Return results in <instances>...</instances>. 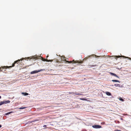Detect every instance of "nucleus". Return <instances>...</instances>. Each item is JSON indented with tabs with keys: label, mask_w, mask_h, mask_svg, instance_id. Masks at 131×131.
I'll return each instance as SVG.
<instances>
[{
	"label": "nucleus",
	"mask_w": 131,
	"mask_h": 131,
	"mask_svg": "<svg viewBox=\"0 0 131 131\" xmlns=\"http://www.w3.org/2000/svg\"><path fill=\"white\" fill-rule=\"evenodd\" d=\"M24 59L23 58H22L21 59H18L17 60L15 61H14V63H13L12 65V66H4L3 67H2L3 68L7 69V68H12V67H14L15 66V64L16 63L18 64L19 63H20V61H22L23 59Z\"/></svg>",
	"instance_id": "f257e3e1"
},
{
	"label": "nucleus",
	"mask_w": 131,
	"mask_h": 131,
	"mask_svg": "<svg viewBox=\"0 0 131 131\" xmlns=\"http://www.w3.org/2000/svg\"><path fill=\"white\" fill-rule=\"evenodd\" d=\"M72 62H73L74 63H82L83 62V61H74V60H73L72 61H67L66 60H65V62H67L69 63H71Z\"/></svg>",
	"instance_id": "f03ea898"
},
{
	"label": "nucleus",
	"mask_w": 131,
	"mask_h": 131,
	"mask_svg": "<svg viewBox=\"0 0 131 131\" xmlns=\"http://www.w3.org/2000/svg\"><path fill=\"white\" fill-rule=\"evenodd\" d=\"M45 70L44 69H41L40 70H35V71H34L31 72H30V74H32L37 73L38 72H40L42 71H43V70Z\"/></svg>",
	"instance_id": "7ed1b4c3"
},
{
	"label": "nucleus",
	"mask_w": 131,
	"mask_h": 131,
	"mask_svg": "<svg viewBox=\"0 0 131 131\" xmlns=\"http://www.w3.org/2000/svg\"><path fill=\"white\" fill-rule=\"evenodd\" d=\"M10 102V101L9 100L2 101L0 102V106L2 105L3 104H6L7 103H9Z\"/></svg>",
	"instance_id": "20e7f679"
},
{
	"label": "nucleus",
	"mask_w": 131,
	"mask_h": 131,
	"mask_svg": "<svg viewBox=\"0 0 131 131\" xmlns=\"http://www.w3.org/2000/svg\"><path fill=\"white\" fill-rule=\"evenodd\" d=\"M92 127L94 128H101V126L100 125H94L92 126Z\"/></svg>",
	"instance_id": "39448f33"
},
{
	"label": "nucleus",
	"mask_w": 131,
	"mask_h": 131,
	"mask_svg": "<svg viewBox=\"0 0 131 131\" xmlns=\"http://www.w3.org/2000/svg\"><path fill=\"white\" fill-rule=\"evenodd\" d=\"M42 60L43 61H46L47 62H51L53 61V60H48L47 59H42Z\"/></svg>",
	"instance_id": "423d86ee"
},
{
	"label": "nucleus",
	"mask_w": 131,
	"mask_h": 131,
	"mask_svg": "<svg viewBox=\"0 0 131 131\" xmlns=\"http://www.w3.org/2000/svg\"><path fill=\"white\" fill-rule=\"evenodd\" d=\"M110 73L111 75H113V76H114L115 77H116L118 78H119V77L117 76V75L116 74L113 73H111V72H110Z\"/></svg>",
	"instance_id": "0eeeda50"
},
{
	"label": "nucleus",
	"mask_w": 131,
	"mask_h": 131,
	"mask_svg": "<svg viewBox=\"0 0 131 131\" xmlns=\"http://www.w3.org/2000/svg\"><path fill=\"white\" fill-rule=\"evenodd\" d=\"M105 94L107 95L110 96L111 95V94L110 92H105Z\"/></svg>",
	"instance_id": "6e6552de"
},
{
	"label": "nucleus",
	"mask_w": 131,
	"mask_h": 131,
	"mask_svg": "<svg viewBox=\"0 0 131 131\" xmlns=\"http://www.w3.org/2000/svg\"><path fill=\"white\" fill-rule=\"evenodd\" d=\"M114 57H116L117 58H120V57H125V58H127L125 56H114ZM127 58H128V57H127Z\"/></svg>",
	"instance_id": "1a4fd4ad"
},
{
	"label": "nucleus",
	"mask_w": 131,
	"mask_h": 131,
	"mask_svg": "<svg viewBox=\"0 0 131 131\" xmlns=\"http://www.w3.org/2000/svg\"><path fill=\"white\" fill-rule=\"evenodd\" d=\"M114 86L116 87L118 86L119 87H120L121 85L119 84H114Z\"/></svg>",
	"instance_id": "9d476101"
},
{
	"label": "nucleus",
	"mask_w": 131,
	"mask_h": 131,
	"mask_svg": "<svg viewBox=\"0 0 131 131\" xmlns=\"http://www.w3.org/2000/svg\"><path fill=\"white\" fill-rule=\"evenodd\" d=\"M112 81L113 82H118L120 83V81L117 80H112Z\"/></svg>",
	"instance_id": "9b49d317"
},
{
	"label": "nucleus",
	"mask_w": 131,
	"mask_h": 131,
	"mask_svg": "<svg viewBox=\"0 0 131 131\" xmlns=\"http://www.w3.org/2000/svg\"><path fill=\"white\" fill-rule=\"evenodd\" d=\"M22 94H23L24 95H27L29 94L27 93L24 92L22 93Z\"/></svg>",
	"instance_id": "f8f14e48"
},
{
	"label": "nucleus",
	"mask_w": 131,
	"mask_h": 131,
	"mask_svg": "<svg viewBox=\"0 0 131 131\" xmlns=\"http://www.w3.org/2000/svg\"><path fill=\"white\" fill-rule=\"evenodd\" d=\"M13 111H11V112H8L7 113H6V114H5V115H8L9 114H10L11 113H13Z\"/></svg>",
	"instance_id": "ddd939ff"
},
{
	"label": "nucleus",
	"mask_w": 131,
	"mask_h": 131,
	"mask_svg": "<svg viewBox=\"0 0 131 131\" xmlns=\"http://www.w3.org/2000/svg\"><path fill=\"white\" fill-rule=\"evenodd\" d=\"M26 108V107H20L19 108V109L20 110L24 109Z\"/></svg>",
	"instance_id": "4468645a"
},
{
	"label": "nucleus",
	"mask_w": 131,
	"mask_h": 131,
	"mask_svg": "<svg viewBox=\"0 0 131 131\" xmlns=\"http://www.w3.org/2000/svg\"><path fill=\"white\" fill-rule=\"evenodd\" d=\"M72 93L74 94H75L76 95H82V94H80V93H74V92H72Z\"/></svg>",
	"instance_id": "2eb2a0df"
},
{
	"label": "nucleus",
	"mask_w": 131,
	"mask_h": 131,
	"mask_svg": "<svg viewBox=\"0 0 131 131\" xmlns=\"http://www.w3.org/2000/svg\"><path fill=\"white\" fill-rule=\"evenodd\" d=\"M62 59L64 60L65 61L66 60H65V57H62Z\"/></svg>",
	"instance_id": "dca6fc26"
},
{
	"label": "nucleus",
	"mask_w": 131,
	"mask_h": 131,
	"mask_svg": "<svg viewBox=\"0 0 131 131\" xmlns=\"http://www.w3.org/2000/svg\"><path fill=\"white\" fill-rule=\"evenodd\" d=\"M119 100L122 101H124V100L122 98H120L119 99Z\"/></svg>",
	"instance_id": "f3484780"
},
{
	"label": "nucleus",
	"mask_w": 131,
	"mask_h": 131,
	"mask_svg": "<svg viewBox=\"0 0 131 131\" xmlns=\"http://www.w3.org/2000/svg\"><path fill=\"white\" fill-rule=\"evenodd\" d=\"M80 99L81 100H86V99H84V98H81V99Z\"/></svg>",
	"instance_id": "a211bd4d"
},
{
	"label": "nucleus",
	"mask_w": 131,
	"mask_h": 131,
	"mask_svg": "<svg viewBox=\"0 0 131 131\" xmlns=\"http://www.w3.org/2000/svg\"><path fill=\"white\" fill-rule=\"evenodd\" d=\"M96 66V65H91V67H92V66Z\"/></svg>",
	"instance_id": "6ab92c4d"
},
{
	"label": "nucleus",
	"mask_w": 131,
	"mask_h": 131,
	"mask_svg": "<svg viewBox=\"0 0 131 131\" xmlns=\"http://www.w3.org/2000/svg\"><path fill=\"white\" fill-rule=\"evenodd\" d=\"M43 127H46V125H44L43 126Z\"/></svg>",
	"instance_id": "aec40b11"
},
{
	"label": "nucleus",
	"mask_w": 131,
	"mask_h": 131,
	"mask_svg": "<svg viewBox=\"0 0 131 131\" xmlns=\"http://www.w3.org/2000/svg\"><path fill=\"white\" fill-rule=\"evenodd\" d=\"M115 131H121V130H115Z\"/></svg>",
	"instance_id": "412c9836"
},
{
	"label": "nucleus",
	"mask_w": 131,
	"mask_h": 131,
	"mask_svg": "<svg viewBox=\"0 0 131 131\" xmlns=\"http://www.w3.org/2000/svg\"><path fill=\"white\" fill-rule=\"evenodd\" d=\"M2 127V125H0V128L1 127Z\"/></svg>",
	"instance_id": "4be33fe9"
},
{
	"label": "nucleus",
	"mask_w": 131,
	"mask_h": 131,
	"mask_svg": "<svg viewBox=\"0 0 131 131\" xmlns=\"http://www.w3.org/2000/svg\"><path fill=\"white\" fill-rule=\"evenodd\" d=\"M49 57L48 56H47V58Z\"/></svg>",
	"instance_id": "5701e85b"
},
{
	"label": "nucleus",
	"mask_w": 131,
	"mask_h": 131,
	"mask_svg": "<svg viewBox=\"0 0 131 131\" xmlns=\"http://www.w3.org/2000/svg\"><path fill=\"white\" fill-rule=\"evenodd\" d=\"M1 98V96H0V99Z\"/></svg>",
	"instance_id": "b1692460"
},
{
	"label": "nucleus",
	"mask_w": 131,
	"mask_h": 131,
	"mask_svg": "<svg viewBox=\"0 0 131 131\" xmlns=\"http://www.w3.org/2000/svg\"><path fill=\"white\" fill-rule=\"evenodd\" d=\"M99 56H97V57H99Z\"/></svg>",
	"instance_id": "393cba45"
}]
</instances>
